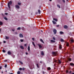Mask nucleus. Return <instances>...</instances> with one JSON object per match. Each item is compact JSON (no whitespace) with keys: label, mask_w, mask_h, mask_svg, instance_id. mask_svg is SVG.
<instances>
[{"label":"nucleus","mask_w":74,"mask_h":74,"mask_svg":"<svg viewBox=\"0 0 74 74\" xmlns=\"http://www.w3.org/2000/svg\"><path fill=\"white\" fill-rule=\"evenodd\" d=\"M52 55L54 56H57L58 55V53L56 52H53L52 53Z\"/></svg>","instance_id":"2"},{"label":"nucleus","mask_w":74,"mask_h":74,"mask_svg":"<svg viewBox=\"0 0 74 74\" xmlns=\"http://www.w3.org/2000/svg\"><path fill=\"white\" fill-rule=\"evenodd\" d=\"M10 74H13V73H11Z\"/></svg>","instance_id":"58"},{"label":"nucleus","mask_w":74,"mask_h":74,"mask_svg":"<svg viewBox=\"0 0 74 74\" xmlns=\"http://www.w3.org/2000/svg\"><path fill=\"white\" fill-rule=\"evenodd\" d=\"M3 71H2V74H3Z\"/></svg>","instance_id":"59"},{"label":"nucleus","mask_w":74,"mask_h":74,"mask_svg":"<svg viewBox=\"0 0 74 74\" xmlns=\"http://www.w3.org/2000/svg\"><path fill=\"white\" fill-rule=\"evenodd\" d=\"M64 29H67L68 28V26L66 25H64Z\"/></svg>","instance_id":"10"},{"label":"nucleus","mask_w":74,"mask_h":74,"mask_svg":"<svg viewBox=\"0 0 74 74\" xmlns=\"http://www.w3.org/2000/svg\"><path fill=\"white\" fill-rule=\"evenodd\" d=\"M12 31H13V32H14V31H15V30L14 29H12Z\"/></svg>","instance_id":"53"},{"label":"nucleus","mask_w":74,"mask_h":74,"mask_svg":"<svg viewBox=\"0 0 74 74\" xmlns=\"http://www.w3.org/2000/svg\"><path fill=\"white\" fill-rule=\"evenodd\" d=\"M32 40L33 41H34V38H32Z\"/></svg>","instance_id":"47"},{"label":"nucleus","mask_w":74,"mask_h":74,"mask_svg":"<svg viewBox=\"0 0 74 74\" xmlns=\"http://www.w3.org/2000/svg\"><path fill=\"white\" fill-rule=\"evenodd\" d=\"M59 25H56L57 27H59Z\"/></svg>","instance_id":"49"},{"label":"nucleus","mask_w":74,"mask_h":74,"mask_svg":"<svg viewBox=\"0 0 74 74\" xmlns=\"http://www.w3.org/2000/svg\"><path fill=\"white\" fill-rule=\"evenodd\" d=\"M53 20H54V21H56V22L58 21V19L57 18H53Z\"/></svg>","instance_id":"13"},{"label":"nucleus","mask_w":74,"mask_h":74,"mask_svg":"<svg viewBox=\"0 0 74 74\" xmlns=\"http://www.w3.org/2000/svg\"><path fill=\"white\" fill-rule=\"evenodd\" d=\"M38 45L39 46V48H42V46L40 44H38Z\"/></svg>","instance_id":"9"},{"label":"nucleus","mask_w":74,"mask_h":74,"mask_svg":"<svg viewBox=\"0 0 74 74\" xmlns=\"http://www.w3.org/2000/svg\"><path fill=\"white\" fill-rule=\"evenodd\" d=\"M41 32H43V31L42 30H41Z\"/></svg>","instance_id":"56"},{"label":"nucleus","mask_w":74,"mask_h":74,"mask_svg":"<svg viewBox=\"0 0 74 74\" xmlns=\"http://www.w3.org/2000/svg\"><path fill=\"white\" fill-rule=\"evenodd\" d=\"M71 42H74V40H73V39H71Z\"/></svg>","instance_id":"38"},{"label":"nucleus","mask_w":74,"mask_h":74,"mask_svg":"<svg viewBox=\"0 0 74 74\" xmlns=\"http://www.w3.org/2000/svg\"><path fill=\"white\" fill-rule=\"evenodd\" d=\"M4 19H5V20H6V21H7L8 20V18H7L5 17H4Z\"/></svg>","instance_id":"23"},{"label":"nucleus","mask_w":74,"mask_h":74,"mask_svg":"<svg viewBox=\"0 0 74 74\" xmlns=\"http://www.w3.org/2000/svg\"><path fill=\"white\" fill-rule=\"evenodd\" d=\"M22 70V68H19V70H20V71H21V70Z\"/></svg>","instance_id":"41"},{"label":"nucleus","mask_w":74,"mask_h":74,"mask_svg":"<svg viewBox=\"0 0 74 74\" xmlns=\"http://www.w3.org/2000/svg\"><path fill=\"white\" fill-rule=\"evenodd\" d=\"M9 38H10V37H9L8 36H5V38L6 40H8V39H9Z\"/></svg>","instance_id":"12"},{"label":"nucleus","mask_w":74,"mask_h":74,"mask_svg":"<svg viewBox=\"0 0 74 74\" xmlns=\"http://www.w3.org/2000/svg\"><path fill=\"white\" fill-rule=\"evenodd\" d=\"M15 34H18V32H16L14 33Z\"/></svg>","instance_id":"42"},{"label":"nucleus","mask_w":74,"mask_h":74,"mask_svg":"<svg viewBox=\"0 0 74 74\" xmlns=\"http://www.w3.org/2000/svg\"><path fill=\"white\" fill-rule=\"evenodd\" d=\"M21 27H18L17 28V30H21Z\"/></svg>","instance_id":"29"},{"label":"nucleus","mask_w":74,"mask_h":74,"mask_svg":"<svg viewBox=\"0 0 74 74\" xmlns=\"http://www.w3.org/2000/svg\"><path fill=\"white\" fill-rule=\"evenodd\" d=\"M5 72H7V71H5Z\"/></svg>","instance_id":"64"},{"label":"nucleus","mask_w":74,"mask_h":74,"mask_svg":"<svg viewBox=\"0 0 74 74\" xmlns=\"http://www.w3.org/2000/svg\"><path fill=\"white\" fill-rule=\"evenodd\" d=\"M15 7L16 8H17V9H19V8L20 7L19 5H15Z\"/></svg>","instance_id":"4"},{"label":"nucleus","mask_w":74,"mask_h":74,"mask_svg":"<svg viewBox=\"0 0 74 74\" xmlns=\"http://www.w3.org/2000/svg\"><path fill=\"white\" fill-rule=\"evenodd\" d=\"M60 41L61 42H64V40H63V39H61L60 40Z\"/></svg>","instance_id":"25"},{"label":"nucleus","mask_w":74,"mask_h":74,"mask_svg":"<svg viewBox=\"0 0 74 74\" xmlns=\"http://www.w3.org/2000/svg\"><path fill=\"white\" fill-rule=\"evenodd\" d=\"M5 15H8V13H5Z\"/></svg>","instance_id":"45"},{"label":"nucleus","mask_w":74,"mask_h":74,"mask_svg":"<svg viewBox=\"0 0 74 74\" xmlns=\"http://www.w3.org/2000/svg\"><path fill=\"white\" fill-rule=\"evenodd\" d=\"M3 25V23H2V22H1V21H0V25L1 26V25Z\"/></svg>","instance_id":"28"},{"label":"nucleus","mask_w":74,"mask_h":74,"mask_svg":"<svg viewBox=\"0 0 74 74\" xmlns=\"http://www.w3.org/2000/svg\"><path fill=\"white\" fill-rule=\"evenodd\" d=\"M70 65L71 66H74V64L73 63H70Z\"/></svg>","instance_id":"8"},{"label":"nucleus","mask_w":74,"mask_h":74,"mask_svg":"<svg viewBox=\"0 0 74 74\" xmlns=\"http://www.w3.org/2000/svg\"><path fill=\"white\" fill-rule=\"evenodd\" d=\"M41 55H42V56H43V55H44V52H43V51H41Z\"/></svg>","instance_id":"11"},{"label":"nucleus","mask_w":74,"mask_h":74,"mask_svg":"<svg viewBox=\"0 0 74 74\" xmlns=\"http://www.w3.org/2000/svg\"><path fill=\"white\" fill-rule=\"evenodd\" d=\"M69 73H71V71H70L69 72Z\"/></svg>","instance_id":"54"},{"label":"nucleus","mask_w":74,"mask_h":74,"mask_svg":"<svg viewBox=\"0 0 74 74\" xmlns=\"http://www.w3.org/2000/svg\"><path fill=\"white\" fill-rule=\"evenodd\" d=\"M4 62H7V60H4Z\"/></svg>","instance_id":"52"},{"label":"nucleus","mask_w":74,"mask_h":74,"mask_svg":"<svg viewBox=\"0 0 74 74\" xmlns=\"http://www.w3.org/2000/svg\"><path fill=\"white\" fill-rule=\"evenodd\" d=\"M18 5H21V3L18 2Z\"/></svg>","instance_id":"30"},{"label":"nucleus","mask_w":74,"mask_h":74,"mask_svg":"<svg viewBox=\"0 0 74 74\" xmlns=\"http://www.w3.org/2000/svg\"><path fill=\"white\" fill-rule=\"evenodd\" d=\"M28 51H30V45H29L28 47Z\"/></svg>","instance_id":"16"},{"label":"nucleus","mask_w":74,"mask_h":74,"mask_svg":"<svg viewBox=\"0 0 74 74\" xmlns=\"http://www.w3.org/2000/svg\"><path fill=\"white\" fill-rule=\"evenodd\" d=\"M36 66L38 67V68H39V65H38V64H36Z\"/></svg>","instance_id":"34"},{"label":"nucleus","mask_w":74,"mask_h":74,"mask_svg":"<svg viewBox=\"0 0 74 74\" xmlns=\"http://www.w3.org/2000/svg\"><path fill=\"white\" fill-rule=\"evenodd\" d=\"M66 1H67L68 2H69V0H66Z\"/></svg>","instance_id":"60"},{"label":"nucleus","mask_w":74,"mask_h":74,"mask_svg":"<svg viewBox=\"0 0 74 74\" xmlns=\"http://www.w3.org/2000/svg\"><path fill=\"white\" fill-rule=\"evenodd\" d=\"M68 60L69 62H71V58H69L68 59Z\"/></svg>","instance_id":"24"},{"label":"nucleus","mask_w":74,"mask_h":74,"mask_svg":"<svg viewBox=\"0 0 74 74\" xmlns=\"http://www.w3.org/2000/svg\"><path fill=\"white\" fill-rule=\"evenodd\" d=\"M53 32H54V34H56V33H57V30H56V29H53Z\"/></svg>","instance_id":"3"},{"label":"nucleus","mask_w":74,"mask_h":74,"mask_svg":"<svg viewBox=\"0 0 74 74\" xmlns=\"http://www.w3.org/2000/svg\"><path fill=\"white\" fill-rule=\"evenodd\" d=\"M53 40H55V38L54 37H53Z\"/></svg>","instance_id":"43"},{"label":"nucleus","mask_w":74,"mask_h":74,"mask_svg":"<svg viewBox=\"0 0 74 74\" xmlns=\"http://www.w3.org/2000/svg\"><path fill=\"white\" fill-rule=\"evenodd\" d=\"M40 63H42V61H40Z\"/></svg>","instance_id":"61"},{"label":"nucleus","mask_w":74,"mask_h":74,"mask_svg":"<svg viewBox=\"0 0 74 74\" xmlns=\"http://www.w3.org/2000/svg\"><path fill=\"white\" fill-rule=\"evenodd\" d=\"M3 43H5V42H6V41H4L3 42Z\"/></svg>","instance_id":"51"},{"label":"nucleus","mask_w":74,"mask_h":74,"mask_svg":"<svg viewBox=\"0 0 74 74\" xmlns=\"http://www.w3.org/2000/svg\"><path fill=\"white\" fill-rule=\"evenodd\" d=\"M2 69V66H0V70H1Z\"/></svg>","instance_id":"50"},{"label":"nucleus","mask_w":74,"mask_h":74,"mask_svg":"<svg viewBox=\"0 0 74 74\" xmlns=\"http://www.w3.org/2000/svg\"><path fill=\"white\" fill-rule=\"evenodd\" d=\"M62 45H60L59 46V49H62Z\"/></svg>","instance_id":"22"},{"label":"nucleus","mask_w":74,"mask_h":74,"mask_svg":"<svg viewBox=\"0 0 74 74\" xmlns=\"http://www.w3.org/2000/svg\"><path fill=\"white\" fill-rule=\"evenodd\" d=\"M1 32V29H0V32Z\"/></svg>","instance_id":"63"},{"label":"nucleus","mask_w":74,"mask_h":74,"mask_svg":"<svg viewBox=\"0 0 74 74\" xmlns=\"http://www.w3.org/2000/svg\"><path fill=\"white\" fill-rule=\"evenodd\" d=\"M50 1H52V0H49Z\"/></svg>","instance_id":"62"},{"label":"nucleus","mask_w":74,"mask_h":74,"mask_svg":"<svg viewBox=\"0 0 74 74\" xmlns=\"http://www.w3.org/2000/svg\"><path fill=\"white\" fill-rule=\"evenodd\" d=\"M48 70H51V69L50 67H49L47 68Z\"/></svg>","instance_id":"21"},{"label":"nucleus","mask_w":74,"mask_h":74,"mask_svg":"<svg viewBox=\"0 0 74 74\" xmlns=\"http://www.w3.org/2000/svg\"><path fill=\"white\" fill-rule=\"evenodd\" d=\"M66 73H69V71L66 70Z\"/></svg>","instance_id":"40"},{"label":"nucleus","mask_w":74,"mask_h":74,"mask_svg":"<svg viewBox=\"0 0 74 74\" xmlns=\"http://www.w3.org/2000/svg\"><path fill=\"white\" fill-rule=\"evenodd\" d=\"M2 15L3 16H4V14H2Z\"/></svg>","instance_id":"57"},{"label":"nucleus","mask_w":74,"mask_h":74,"mask_svg":"<svg viewBox=\"0 0 74 74\" xmlns=\"http://www.w3.org/2000/svg\"><path fill=\"white\" fill-rule=\"evenodd\" d=\"M52 22H53V24H54L55 25V24H56V22H55L53 21H52Z\"/></svg>","instance_id":"17"},{"label":"nucleus","mask_w":74,"mask_h":74,"mask_svg":"<svg viewBox=\"0 0 74 74\" xmlns=\"http://www.w3.org/2000/svg\"><path fill=\"white\" fill-rule=\"evenodd\" d=\"M12 1H10L8 3V5L10 10V8H10V5H12Z\"/></svg>","instance_id":"1"},{"label":"nucleus","mask_w":74,"mask_h":74,"mask_svg":"<svg viewBox=\"0 0 74 74\" xmlns=\"http://www.w3.org/2000/svg\"><path fill=\"white\" fill-rule=\"evenodd\" d=\"M21 74V72L20 71H18L17 72V74Z\"/></svg>","instance_id":"32"},{"label":"nucleus","mask_w":74,"mask_h":74,"mask_svg":"<svg viewBox=\"0 0 74 74\" xmlns=\"http://www.w3.org/2000/svg\"><path fill=\"white\" fill-rule=\"evenodd\" d=\"M33 45L35 47V44H34V42H32Z\"/></svg>","instance_id":"36"},{"label":"nucleus","mask_w":74,"mask_h":74,"mask_svg":"<svg viewBox=\"0 0 74 74\" xmlns=\"http://www.w3.org/2000/svg\"><path fill=\"white\" fill-rule=\"evenodd\" d=\"M60 34H64V32L62 31H61L60 32Z\"/></svg>","instance_id":"14"},{"label":"nucleus","mask_w":74,"mask_h":74,"mask_svg":"<svg viewBox=\"0 0 74 74\" xmlns=\"http://www.w3.org/2000/svg\"><path fill=\"white\" fill-rule=\"evenodd\" d=\"M66 46L67 47H69V43H66Z\"/></svg>","instance_id":"33"},{"label":"nucleus","mask_w":74,"mask_h":74,"mask_svg":"<svg viewBox=\"0 0 74 74\" xmlns=\"http://www.w3.org/2000/svg\"><path fill=\"white\" fill-rule=\"evenodd\" d=\"M19 63H20L21 64H23V62H22L20 61H19Z\"/></svg>","instance_id":"26"},{"label":"nucleus","mask_w":74,"mask_h":74,"mask_svg":"<svg viewBox=\"0 0 74 74\" xmlns=\"http://www.w3.org/2000/svg\"><path fill=\"white\" fill-rule=\"evenodd\" d=\"M54 62H57V60H54Z\"/></svg>","instance_id":"44"},{"label":"nucleus","mask_w":74,"mask_h":74,"mask_svg":"<svg viewBox=\"0 0 74 74\" xmlns=\"http://www.w3.org/2000/svg\"><path fill=\"white\" fill-rule=\"evenodd\" d=\"M57 7H59V8H60V5H59L58 4V5H57Z\"/></svg>","instance_id":"27"},{"label":"nucleus","mask_w":74,"mask_h":74,"mask_svg":"<svg viewBox=\"0 0 74 74\" xmlns=\"http://www.w3.org/2000/svg\"><path fill=\"white\" fill-rule=\"evenodd\" d=\"M51 42H55V41L53 40H51Z\"/></svg>","instance_id":"18"},{"label":"nucleus","mask_w":74,"mask_h":74,"mask_svg":"<svg viewBox=\"0 0 74 74\" xmlns=\"http://www.w3.org/2000/svg\"><path fill=\"white\" fill-rule=\"evenodd\" d=\"M25 69L24 68H23L22 69V70H23V71H24V70H25Z\"/></svg>","instance_id":"46"},{"label":"nucleus","mask_w":74,"mask_h":74,"mask_svg":"<svg viewBox=\"0 0 74 74\" xmlns=\"http://www.w3.org/2000/svg\"><path fill=\"white\" fill-rule=\"evenodd\" d=\"M40 41L42 42V43H43V44L44 43V41H43V40L42 39H40Z\"/></svg>","instance_id":"19"},{"label":"nucleus","mask_w":74,"mask_h":74,"mask_svg":"<svg viewBox=\"0 0 74 74\" xmlns=\"http://www.w3.org/2000/svg\"><path fill=\"white\" fill-rule=\"evenodd\" d=\"M20 48L21 49H24V47L22 46H21Z\"/></svg>","instance_id":"15"},{"label":"nucleus","mask_w":74,"mask_h":74,"mask_svg":"<svg viewBox=\"0 0 74 74\" xmlns=\"http://www.w3.org/2000/svg\"><path fill=\"white\" fill-rule=\"evenodd\" d=\"M19 37L21 38H23V35H22V34H19Z\"/></svg>","instance_id":"5"},{"label":"nucleus","mask_w":74,"mask_h":74,"mask_svg":"<svg viewBox=\"0 0 74 74\" xmlns=\"http://www.w3.org/2000/svg\"><path fill=\"white\" fill-rule=\"evenodd\" d=\"M61 63H62L61 61L59 60L58 61V62H57V63H58V64H61Z\"/></svg>","instance_id":"7"},{"label":"nucleus","mask_w":74,"mask_h":74,"mask_svg":"<svg viewBox=\"0 0 74 74\" xmlns=\"http://www.w3.org/2000/svg\"><path fill=\"white\" fill-rule=\"evenodd\" d=\"M7 53L8 55H11V52L10 51H8Z\"/></svg>","instance_id":"6"},{"label":"nucleus","mask_w":74,"mask_h":74,"mask_svg":"<svg viewBox=\"0 0 74 74\" xmlns=\"http://www.w3.org/2000/svg\"><path fill=\"white\" fill-rule=\"evenodd\" d=\"M62 1L63 3H66V2L65 1V0H62Z\"/></svg>","instance_id":"37"},{"label":"nucleus","mask_w":74,"mask_h":74,"mask_svg":"<svg viewBox=\"0 0 74 74\" xmlns=\"http://www.w3.org/2000/svg\"><path fill=\"white\" fill-rule=\"evenodd\" d=\"M38 12H39V14H40L41 13V11H40V10L39 9L38 10Z\"/></svg>","instance_id":"20"},{"label":"nucleus","mask_w":74,"mask_h":74,"mask_svg":"<svg viewBox=\"0 0 74 74\" xmlns=\"http://www.w3.org/2000/svg\"><path fill=\"white\" fill-rule=\"evenodd\" d=\"M27 45L26 44H25L24 45V46H25V47H26Z\"/></svg>","instance_id":"48"},{"label":"nucleus","mask_w":74,"mask_h":74,"mask_svg":"<svg viewBox=\"0 0 74 74\" xmlns=\"http://www.w3.org/2000/svg\"><path fill=\"white\" fill-rule=\"evenodd\" d=\"M26 55H27V54H28V53L27 52H26Z\"/></svg>","instance_id":"55"},{"label":"nucleus","mask_w":74,"mask_h":74,"mask_svg":"<svg viewBox=\"0 0 74 74\" xmlns=\"http://www.w3.org/2000/svg\"><path fill=\"white\" fill-rule=\"evenodd\" d=\"M7 67V65L6 64H5V68H6V67Z\"/></svg>","instance_id":"39"},{"label":"nucleus","mask_w":74,"mask_h":74,"mask_svg":"<svg viewBox=\"0 0 74 74\" xmlns=\"http://www.w3.org/2000/svg\"><path fill=\"white\" fill-rule=\"evenodd\" d=\"M2 52H3V53H5V50L3 49L2 50Z\"/></svg>","instance_id":"31"},{"label":"nucleus","mask_w":74,"mask_h":74,"mask_svg":"<svg viewBox=\"0 0 74 74\" xmlns=\"http://www.w3.org/2000/svg\"><path fill=\"white\" fill-rule=\"evenodd\" d=\"M20 41L21 42H23V39H21Z\"/></svg>","instance_id":"35"}]
</instances>
